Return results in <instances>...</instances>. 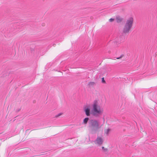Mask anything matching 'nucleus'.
Returning <instances> with one entry per match:
<instances>
[{"label":"nucleus","instance_id":"f03ea898","mask_svg":"<svg viewBox=\"0 0 157 157\" xmlns=\"http://www.w3.org/2000/svg\"><path fill=\"white\" fill-rule=\"evenodd\" d=\"M92 107L91 111L92 115L96 117H99L103 112V110L101 109L100 106L98 105V101L96 100H95L94 101Z\"/></svg>","mask_w":157,"mask_h":157},{"label":"nucleus","instance_id":"f257e3e1","mask_svg":"<svg viewBox=\"0 0 157 157\" xmlns=\"http://www.w3.org/2000/svg\"><path fill=\"white\" fill-rule=\"evenodd\" d=\"M88 124L89 127L91 131L95 133L98 132L101 126L99 121L95 119L90 120Z\"/></svg>","mask_w":157,"mask_h":157},{"label":"nucleus","instance_id":"2eb2a0df","mask_svg":"<svg viewBox=\"0 0 157 157\" xmlns=\"http://www.w3.org/2000/svg\"><path fill=\"white\" fill-rule=\"evenodd\" d=\"M21 110L20 109H18L16 110V112H18Z\"/></svg>","mask_w":157,"mask_h":157},{"label":"nucleus","instance_id":"ddd939ff","mask_svg":"<svg viewBox=\"0 0 157 157\" xmlns=\"http://www.w3.org/2000/svg\"><path fill=\"white\" fill-rule=\"evenodd\" d=\"M123 55H121L120 56V57H117V58L116 59H121L123 56Z\"/></svg>","mask_w":157,"mask_h":157},{"label":"nucleus","instance_id":"1a4fd4ad","mask_svg":"<svg viewBox=\"0 0 157 157\" xmlns=\"http://www.w3.org/2000/svg\"><path fill=\"white\" fill-rule=\"evenodd\" d=\"M102 149L104 152H106L108 151V149L106 148H105L104 147H102Z\"/></svg>","mask_w":157,"mask_h":157},{"label":"nucleus","instance_id":"423d86ee","mask_svg":"<svg viewBox=\"0 0 157 157\" xmlns=\"http://www.w3.org/2000/svg\"><path fill=\"white\" fill-rule=\"evenodd\" d=\"M96 85V83L93 82H89L87 85V86L89 87H93Z\"/></svg>","mask_w":157,"mask_h":157},{"label":"nucleus","instance_id":"6e6552de","mask_svg":"<svg viewBox=\"0 0 157 157\" xmlns=\"http://www.w3.org/2000/svg\"><path fill=\"white\" fill-rule=\"evenodd\" d=\"M89 120V118L88 117H86L84 119L83 121V123L85 124H86L87 123Z\"/></svg>","mask_w":157,"mask_h":157},{"label":"nucleus","instance_id":"7ed1b4c3","mask_svg":"<svg viewBox=\"0 0 157 157\" xmlns=\"http://www.w3.org/2000/svg\"><path fill=\"white\" fill-rule=\"evenodd\" d=\"M133 23V19L132 17H130L126 21L123 29V32L124 34H128L131 29Z\"/></svg>","mask_w":157,"mask_h":157},{"label":"nucleus","instance_id":"9b49d317","mask_svg":"<svg viewBox=\"0 0 157 157\" xmlns=\"http://www.w3.org/2000/svg\"><path fill=\"white\" fill-rule=\"evenodd\" d=\"M110 130V129L109 128L107 129L106 131L105 132V133H106L107 134H108Z\"/></svg>","mask_w":157,"mask_h":157},{"label":"nucleus","instance_id":"9d476101","mask_svg":"<svg viewBox=\"0 0 157 157\" xmlns=\"http://www.w3.org/2000/svg\"><path fill=\"white\" fill-rule=\"evenodd\" d=\"M62 114L63 113H59L58 114L56 115L55 116V117H56V118L58 117H59V116H61V115H62Z\"/></svg>","mask_w":157,"mask_h":157},{"label":"nucleus","instance_id":"39448f33","mask_svg":"<svg viewBox=\"0 0 157 157\" xmlns=\"http://www.w3.org/2000/svg\"><path fill=\"white\" fill-rule=\"evenodd\" d=\"M84 109L86 115L87 116H90V108L89 107L85 106Z\"/></svg>","mask_w":157,"mask_h":157},{"label":"nucleus","instance_id":"4468645a","mask_svg":"<svg viewBox=\"0 0 157 157\" xmlns=\"http://www.w3.org/2000/svg\"><path fill=\"white\" fill-rule=\"evenodd\" d=\"M114 20V19L113 18H111L109 19L110 22H112Z\"/></svg>","mask_w":157,"mask_h":157},{"label":"nucleus","instance_id":"f8f14e48","mask_svg":"<svg viewBox=\"0 0 157 157\" xmlns=\"http://www.w3.org/2000/svg\"><path fill=\"white\" fill-rule=\"evenodd\" d=\"M102 83H105L106 82L105 81V79H104V78H102Z\"/></svg>","mask_w":157,"mask_h":157},{"label":"nucleus","instance_id":"20e7f679","mask_svg":"<svg viewBox=\"0 0 157 157\" xmlns=\"http://www.w3.org/2000/svg\"><path fill=\"white\" fill-rule=\"evenodd\" d=\"M97 142V144L98 145L100 146L101 145L103 142V139L101 137H98L95 141Z\"/></svg>","mask_w":157,"mask_h":157},{"label":"nucleus","instance_id":"0eeeda50","mask_svg":"<svg viewBox=\"0 0 157 157\" xmlns=\"http://www.w3.org/2000/svg\"><path fill=\"white\" fill-rule=\"evenodd\" d=\"M116 19L117 22L120 23L122 21L123 19L120 16H117Z\"/></svg>","mask_w":157,"mask_h":157}]
</instances>
